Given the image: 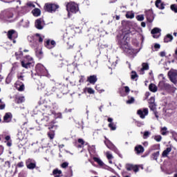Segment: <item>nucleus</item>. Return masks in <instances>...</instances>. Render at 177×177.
Wrapping results in <instances>:
<instances>
[{
  "instance_id": "nucleus-1",
  "label": "nucleus",
  "mask_w": 177,
  "mask_h": 177,
  "mask_svg": "<svg viewBox=\"0 0 177 177\" xmlns=\"http://www.w3.org/2000/svg\"><path fill=\"white\" fill-rule=\"evenodd\" d=\"M66 9L68 12V16H70V12L71 13H77L78 12V5L73 2L68 3L66 6Z\"/></svg>"
},
{
  "instance_id": "nucleus-2",
  "label": "nucleus",
  "mask_w": 177,
  "mask_h": 177,
  "mask_svg": "<svg viewBox=\"0 0 177 177\" xmlns=\"http://www.w3.org/2000/svg\"><path fill=\"white\" fill-rule=\"evenodd\" d=\"M56 9H59V6L56 4L47 3L44 6V10L46 12H49L50 13H52V12H56Z\"/></svg>"
},
{
  "instance_id": "nucleus-3",
  "label": "nucleus",
  "mask_w": 177,
  "mask_h": 177,
  "mask_svg": "<svg viewBox=\"0 0 177 177\" xmlns=\"http://www.w3.org/2000/svg\"><path fill=\"white\" fill-rule=\"evenodd\" d=\"M168 75L173 84L177 83V71L171 70L170 71H169Z\"/></svg>"
},
{
  "instance_id": "nucleus-4",
  "label": "nucleus",
  "mask_w": 177,
  "mask_h": 177,
  "mask_svg": "<svg viewBox=\"0 0 177 177\" xmlns=\"http://www.w3.org/2000/svg\"><path fill=\"white\" fill-rule=\"evenodd\" d=\"M137 113L140 117V118L143 119L145 118V117H146V115H147V114H149V109H147V108L144 109L143 110L139 109L137 111Z\"/></svg>"
},
{
  "instance_id": "nucleus-5",
  "label": "nucleus",
  "mask_w": 177,
  "mask_h": 177,
  "mask_svg": "<svg viewBox=\"0 0 177 177\" xmlns=\"http://www.w3.org/2000/svg\"><path fill=\"white\" fill-rule=\"evenodd\" d=\"M35 27L38 30H42L44 28V24L41 19H37L35 21Z\"/></svg>"
},
{
  "instance_id": "nucleus-6",
  "label": "nucleus",
  "mask_w": 177,
  "mask_h": 177,
  "mask_svg": "<svg viewBox=\"0 0 177 177\" xmlns=\"http://www.w3.org/2000/svg\"><path fill=\"white\" fill-rule=\"evenodd\" d=\"M87 81L90 82V84L95 85L96 81H97V77H96V75H91L87 78Z\"/></svg>"
},
{
  "instance_id": "nucleus-7",
  "label": "nucleus",
  "mask_w": 177,
  "mask_h": 177,
  "mask_svg": "<svg viewBox=\"0 0 177 177\" xmlns=\"http://www.w3.org/2000/svg\"><path fill=\"white\" fill-rule=\"evenodd\" d=\"M21 64L24 68H30V66H31V62H28L27 60L24 59L21 62Z\"/></svg>"
},
{
  "instance_id": "nucleus-8",
  "label": "nucleus",
  "mask_w": 177,
  "mask_h": 177,
  "mask_svg": "<svg viewBox=\"0 0 177 177\" xmlns=\"http://www.w3.org/2000/svg\"><path fill=\"white\" fill-rule=\"evenodd\" d=\"M135 150L137 154H141V153L145 151V148H143L142 145H138L135 147Z\"/></svg>"
},
{
  "instance_id": "nucleus-9",
  "label": "nucleus",
  "mask_w": 177,
  "mask_h": 177,
  "mask_svg": "<svg viewBox=\"0 0 177 177\" xmlns=\"http://www.w3.org/2000/svg\"><path fill=\"white\" fill-rule=\"evenodd\" d=\"M12 120V113H7L3 117V120L6 122H9Z\"/></svg>"
},
{
  "instance_id": "nucleus-10",
  "label": "nucleus",
  "mask_w": 177,
  "mask_h": 177,
  "mask_svg": "<svg viewBox=\"0 0 177 177\" xmlns=\"http://www.w3.org/2000/svg\"><path fill=\"white\" fill-rule=\"evenodd\" d=\"M171 151H172V148L171 147L167 148L165 151H163L162 153V157H168V154H169V153H171Z\"/></svg>"
},
{
  "instance_id": "nucleus-11",
  "label": "nucleus",
  "mask_w": 177,
  "mask_h": 177,
  "mask_svg": "<svg viewBox=\"0 0 177 177\" xmlns=\"http://www.w3.org/2000/svg\"><path fill=\"white\" fill-rule=\"evenodd\" d=\"M30 159H28L26 162V165H27V168H28V169H34V168H35L36 165L35 163H32V162H30Z\"/></svg>"
},
{
  "instance_id": "nucleus-12",
  "label": "nucleus",
  "mask_w": 177,
  "mask_h": 177,
  "mask_svg": "<svg viewBox=\"0 0 177 177\" xmlns=\"http://www.w3.org/2000/svg\"><path fill=\"white\" fill-rule=\"evenodd\" d=\"M149 91H151V92H153L154 93V92H157L158 88H157V86H156V84H151L149 86Z\"/></svg>"
},
{
  "instance_id": "nucleus-13",
  "label": "nucleus",
  "mask_w": 177,
  "mask_h": 177,
  "mask_svg": "<svg viewBox=\"0 0 177 177\" xmlns=\"http://www.w3.org/2000/svg\"><path fill=\"white\" fill-rule=\"evenodd\" d=\"M32 15H35L36 17H38V16H40L41 15V10L39 8H35L32 11Z\"/></svg>"
},
{
  "instance_id": "nucleus-14",
  "label": "nucleus",
  "mask_w": 177,
  "mask_h": 177,
  "mask_svg": "<svg viewBox=\"0 0 177 177\" xmlns=\"http://www.w3.org/2000/svg\"><path fill=\"white\" fill-rule=\"evenodd\" d=\"M53 174L55 176V177H60V175H62V170H59L57 169H54Z\"/></svg>"
},
{
  "instance_id": "nucleus-15",
  "label": "nucleus",
  "mask_w": 177,
  "mask_h": 177,
  "mask_svg": "<svg viewBox=\"0 0 177 177\" xmlns=\"http://www.w3.org/2000/svg\"><path fill=\"white\" fill-rule=\"evenodd\" d=\"M156 6L159 9H164V5L161 3V0H156Z\"/></svg>"
},
{
  "instance_id": "nucleus-16",
  "label": "nucleus",
  "mask_w": 177,
  "mask_h": 177,
  "mask_svg": "<svg viewBox=\"0 0 177 177\" xmlns=\"http://www.w3.org/2000/svg\"><path fill=\"white\" fill-rule=\"evenodd\" d=\"M16 32L15 30H10L8 32L7 37L9 39H12V35Z\"/></svg>"
},
{
  "instance_id": "nucleus-17",
  "label": "nucleus",
  "mask_w": 177,
  "mask_h": 177,
  "mask_svg": "<svg viewBox=\"0 0 177 177\" xmlns=\"http://www.w3.org/2000/svg\"><path fill=\"white\" fill-rule=\"evenodd\" d=\"M145 70H149V64L147 63L142 64V68H141L142 74H143V71H145Z\"/></svg>"
},
{
  "instance_id": "nucleus-18",
  "label": "nucleus",
  "mask_w": 177,
  "mask_h": 177,
  "mask_svg": "<svg viewBox=\"0 0 177 177\" xmlns=\"http://www.w3.org/2000/svg\"><path fill=\"white\" fill-rule=\"evenodd\" d=\"M174 39V37L171 36V35L168 34L165 37V42H171Z\"/></svg>"
},
{
  "instance_id": "nucleus-19",
  "label": "nucleus",
  "mask_w": 177,
  "mask_h": 177,
  "mask_svg": "<svg viewBox=\"0 0 177 177\" xmlns=\"http://www.w3.org/2000/svg\"><path fill=\"white\" fill-rule=\"evenodd\" d=\"M16 88L18 91H19V92H21V91H24V84L19 85V84H16Z\"/></svg>"
},
{
  "instance_id": "nucleus-20",
  "label": "nucleus",
  "mask_w": 177,
  "mask_h": 177,
  "mask_svg": "<svg viewBox=\"0 0 177 177\" xmlns=\"http://www.w3.org/2000/svg\"><path fill=\"white\" fill-rule=\"evenodd\" d=\"M161 31V29L158 28H154L152 30H151V34H158V32H160Z\"/></svg>"
},
{
  "instance_id": "nucleus-21",
  "label": "nucleus",
  "mask_w": 177,
  "mask_h": 177,
  "mask_svg": "<svg viewBox=\"0 0 177 177\" xmlns=\"http://www.w3.org/2000/svg\"><path fill=\"white\" fill-rule=\"evenodd\" d=\"M126 17L127 19H133L135 17V15H133L132 12H127L126 14Z\"/></svg>"
},
{
  "instance_id": "nucleus-22",
  "label": "nucleus",
  "mask_w": 177,
  "mask_h": 177,
  "mask_svg": "<svg viewBox=\"0 0 177 177\" xmlns=\"http://www.w3.org/2000/svg\"><path fill=\"white\" fill-rule=\"evenodd\" d=\"M46 48H48V49H52L53 46H50V41L47 40L45 45Z\"/></svg>"
},
{
  "instance_id": "nucleus-23",
  "label": "nucleus",
  "mask_w": 177,
  "mask_h": 177,
  "mask_svg": "<svg viewBox=\"0 0 177 177\" xmlns=\"http://www.w3.org/2000/svg\"><path fill=\"white\" fill-rule=\"evenodd\" d=\"M158 156H160V151H156L153 153V160H158Z\"/></svg>"
},
{
  "instance_id": "nucleus-24",
  "label": "nucleus",
  "mask_w": 177,
  "mask_h": 177,
  "mask_svg": "<svg viewBox=\"0 0 177 177\" xmlns=\"http://www.w3.org/2000/svg\"><path fill=\"white\" fill-rule=\"evenodd\" d=\"M133 167V165L127 164L126 165V168H127V171H132Z\"/></svg>"
},
{
  "instance_id": "nucleus-25",
  "label": "nucleus",
  "mask_w": 177,
  "mask_h": 177,
  "mask_svg": "<svg viewBox=\"0 0 177 177\" xmlns=\"http://www.w3.org/2000/svg\"><path fill=\"white\" fill-rule=\"evenodd\" d=\"M5 107H6L5 103L2 102V100H0V110H3Z\"/></svg>"
},
{
  "instance_id": "nucleus-26",
  "label": "nucleus",
  "mask_w": 177,
  "mask_h": 177,
  "mask_svg": "<svg viewBox=\"0 0 177 177\" xmlns=\"http://www.w3.org/2000/svg\"><path fill=\"white\" fill-rule=\"evenodd\" d=\"M137 20H138V21H143V20H145V17H143V15H138L136 17Z\"/></svg>"
},
{
  "instance_id": "nucleus-27",
  "label": "nucleus",
  "mask_w": 177,
  "mask_h": 177,
  "mask_svg": "<svg viewBox=\"0 0 177 177\" xmlns=\"http://www.w3.org/2000/svg\"><path fill=\"white\" fill-rule=\"evenodd\" d=\"M161 133H162V135H167V127H162V129H161Z\"/></svg>"
},
{
  "instance_id": "nucleus-28",
  "label": "nucleus",
  "mask_w": 177,
  "mask_h": 177,
  "mask_svg": "<svg viewBox=\"0 0 177 177\" xmlns=\"http://www.w3.org/2000/svg\"><path fill=\"white\" fill-rule=\"evenodd\" d=\"M154 139L155 140H156V142H161V139H162V137H161V136H155Z\"/></svg>"
},
{
  "instance_id": "nucleus-29",
  "label": "nucleus",
  "mask_w": 177,
  "mask_h": 177,
  "mask_svg": "<svg viewBox=\"0 0 177 177\" xmlns=\"http://www.w3.org/2000/svg\"><path fill=\"white\" fill-rule=\"evenodd\" d=\"M94 161L97 162V164H99V165H102L103 164V162L97 158H94Z\"/></svg>"
},
{
  "instance_id": "nucleus-30",
  "label": "nucleus",
  "mask_w": 177,
  "mask_h": 177,
  "mask_svg": "<svg viewBox=\"0 0 177 177\" xmlns=\"http://www.w3.org/2000/svg\"><path fill=\"white\" fill-rule=\"evenodd\" d=\"M165 86V83L164 82H160L158 84V86L161 89H164Z\"/></svg>"
},
{
  "instance_id": "nucleus-31",
  "label": "nucleus",
  "mask_w": 177,
  "mask_h": 177,
  "mask_svg": "<svg viewBox=\"0 0 177 177\" xmlns=\"http://www.w3.org/2000/svg\"><path fill=\"white\" fill-rule=\"evenodd\" d=\"M109 128H111V129L112 131H115V129H116V127H115V126L114 125V123H110V124H109Z\"/></svg>"
},
{
  "instance_id": "nucleus-32",
  "label": "nucleus",
  "mask_w": 177,
  "mask_h": 177,
  "mask_svg": "<svg viewBox=\"0 0 177 177\" xmlns=\"http://www.w3.org/2000/svg\"><path fill=\"white\" fill-rule=\"evenodd\" d=\"M133 171L138 172L139 171V167L138 165H133Z\"/></svg>"
},
{
  "instance_id": "nucleus-33",
  "label": "nucleus",
  "mask_w": 177,
  "mask_h": 177,
  "mask_svg": "<svg viewBox=\"0 0 177 177\" xmlns=\"http://www.w3.org/2000/svg\"><path fill=\"white\" fill-rule=\"evenodd\" d=\"M171 9L173 10V12H175V13H177V8L176 6L175 5H171Z\"/></svg>"
},
{
  "instance_id": "nucleus-34",
  "label": "nucleus",
  "mask_w": 177,
  "mask_h": 177,
  "mask_svg": "<svg viewBox=\"0 0 177 177\" xmlns=\"http://www.w3.org/2000/svg\"><path fill=\"white\" fill-rule=\"evenodd\" d=\"M135 102V98L131 97L130 100L127 101V104H131V103H133Z\"/></svg>"
},
{
  "instance_id": "nucleus-35",
  "label": "nucleus",
  "mask_w": 177,
  "mask_h": 177,
  "mask_svg": "<svg viewBox=\"0 0 177 177\" xmlns=\"http://www.w3.org/2000/svg\"><path fill=\"white\" fill-rule=\"evenodd\" d=\"M106 154L108 160H111V158H113V155H111L110 152H106Z\"/></svg>"
},
{
  "instance_id": "nucleus-36",
  "label": "nucleus",
  "mask_w": 177,
  "mask_h": 177,
  "mask_svg": "<svg viewBox=\"0 0 177 177\" xmlns=\"http://www.w3.org/2000/svg\"><path fill=\"white\" fill-rule=\"evenodd\" d=\"M24 102V97H19L17 100V103H23Z\"/></svg>"
},
{
  "instance_id": "nucleus-37",
  "label": "nucleus",
  "mask_w": 177,
  "mask_h": 177,
  "mask_svg": "<svg viewBox=\"0 0 177 177\" xmlns=\"http://www.w3.org/2000/svg\"><path fill=\"white\" fill-rule=\"evenodd\" d=\"M138 77V74L136 73V72H132L131 74V80H135Z\"/></svg>"
},
{
  "instance_id": "nucleus-38",
  "label": "nucleus",
  "mask_w": 177,
  "mask_h": 177,
  "mask_svg": "<svg viewBox=\"0 0 177 177\" xmlns=\"http://www.w3.org/2000/svg\"><path fill=\"white\" fill-rule=\"evenodd\" d=\"M61 167L62 168H67V167H68V162H64V163L62 164Z\"/></svg>"
},
{
  "instance_id": "nucleus-39",
  "label": "nucleus",
  "mask_w": 177,
  "mask_h": 177,
  "mask_svg": "<svg viewBox=\"0 0 177 177\" xmlns=\"http://www.w3.org/2000/svg\"><path fill=\"white\" fill-rule=\"evenodd\" d=\"M87 92L88 93H91V94L95 93V91L93 89H92L91 88H88V90H87Z\"/></svg>"
},
{
  "instance_id": "nucleus-40",
  "label": "nucleus",
  "mask_w": 177,
  "mask_h": 177,
  "mask_svg": "<svg viewBox=\"0 0 177 177\" xmlns=\"http://www.w3.org/2000/svg\"><path fill=\"white\" fill-rule=\"evenodd\" d=\"M129 32L130 34H136V30L133 29V28H130L129 30Z\"/></svg>"
},
{
  "instance_id": "nucleus-41",
  "label": "nucleus",
  "mask_w": 177,
  "mask_h": 177,
  "mask_svg": "<svg viewBox=\"0 0 177 177\" xmlns=\"http://www.w3.org/2000/svg\"><path fill=\"white\" fill-rule=\"evenodd\" d=\"M164 89H171V85L165 83Z\"/></svg>"
},
{
  "instance_id": "nucleus-42",
  "label": "nucleus",
  "mask_w": 177,
  "mask_h": 177,
  "mask_svg": "<svg viewBox=\"0 0 177 177\" xmlns=\"http://www.w3.org/2000/svg\"><path fill=\"white\" fill-rule=\"evenodd\" d=\"M149 135H150V133L149 131H145L144 133V139H146V138H147Z\"/></svg>"
},
{
  "instance_id": "nucleus-43",
  "label": "nucleus",
  "mask_w": 177,
  "mask_h": 177,
  "mask_svg": "<svg viewBox=\"0 0 177 177\" xmlns=\"http://www.w3.org/2000/svg\"><path fill=\"white\" fill-rule=\"evenodd\" d=\"M78 143H81V145H84L85 142L84 141L83 139L80 138L78 139Z\"/></svg>"
},
{
  "instance_id": "nucleus-44",
  "label": "nucleus",
  "mask_w": 177,
  "mask_h": 177,
  "mask_svg": "<svg viewBox=\"0 0 177 177\" xmlns=\"http://www.w3.org/2000/svg\"><path fill=\"white\" fill-rule=\"evenodd\" d=\"M151 110H156V105L152 104L151 105L149 106Z\"/></svg>"
},
{
  "instance_id": "nucleus-45",
  "label": "nucleus",
  "mask_w": 177,
  "mask_h": 177,
  "mask_svg": "<svg viewBox=\"0 0 177 177\" xmlns=\"http://www.w3.org/2000/svg\"><path fill=\"white\" fill-rule=\"evenodd\" d=\"M17 165L19 168H21V167H24V165L22 162L18 163Z\"/></svg>"
},
{
  "instance_id": "nucleus-46",
  "label": "nucleus",
  "mask_w": 177,
  "mask_h": 177,
  "mask_svg": "<svg viewBox=\"0 0 177 177\" xmlns=\"http://www.w3.org/2000/svg\"><path fill=\"white\" fill-rule=\"evenodd\" d=\"M160 55L161 57H165V52L162 51V52H160Z\"/></svg>"
},
{
  "instance_id": "nucleus-47",
  "label": "nucleus",
  "mask_w": 177,
  "mask_h": 177,
  "mask_svg": "<svg viewBox=\"0 0 177 177\" xmlns=\"http://www.w3.org/2000/svg\"><path fill=\"white\" fill-rule=\"evenodd\" d=\"M124 91H125V92L127 93H129V87H128V86H125L124 87Z\"/></svg>"
},
{
  "instance_id": "nucleus-48",
  "label": "nucleus",
  "mask_w": 177,
  "mask_h": 177,
  "mask_svg": "<svg viewBox=\"0 0 177 177\" xmlns=\"http://www.w3.org/2000/svg\"><path fill=\"white\" fill-rule=\"evenodd\" d=\"M50 44L53 46H53H55L56 45V41L52 40L50 42Z\"/></svg>"
},
{
  "instance_id": "nucleus-49",
  "label": "nucleus",
  "mask_w": 177,
  "mask_h": 177,
  "mask_svg": "<svg viewBox=\"0 0 177 177\" xmlns=\"http://www.w3.org/2000/svg\"><path fill=\"white\" fill-rule=\"evenodd\" d=\"M48 136H49L50 139H53V138H55V135L50 134V133H48Z\"/></svg>"
},
{
  "instance_id": "nucleus-50",
  "label": "nucleus",
  "mask_w": 177,
  "mask_h": 177,
  "mask_svg": "<svg viewBox=\"0 0 177 177\" xmlns=\"http://www.w3.org/2000/svg\"><path fill=\"white\" fill-rule=\"evenodd\" d=\"M149 100H150L151 103H152V104L154 103V97H151Z\"/></svg>"
},
{
  "instance_id": "nucleus-51",
  "label": "nucleus",
  "mask_w": 177,
  "mask_h": 177,
  "mask_svg": "<svg viewBox=\"0 0 177 177\" xmlns=\"http://www.w3.org/2000/svg\"><path fill=\"white\" fill-rule=\"evenodd\" d=\"M155 48L156 49H160V44H155Z\"/></svg>"
},
{
  "instance_id": "nucleus-52",
  "label": "nucleus",
  "mask_w": 177,
  "mask_h": 177,
  "mask_svg": "<svg viewBox=\"0 0 177 177\" xmlns=\"http://www.w3.org/2000/svg\"><path fill=\"white\" fill-rule=\"evenodd\" d=\"M10 140V136H6V140Z\"/></svg>"
},
{
  "instance_id": "nucleus-53",
  "label": "nucleus",
  "mask_w": 177,
  "mask_h": 177,
  "mask_svg": "<svg viewBox=\"0 0 177 177\" xmlns=\"http://www.w3.org/2000/svg\"><path fill=\"white\" fill-rule=\"evenodd\" d=\"M141 26H142V27H146V23L142 22Z\"/></svg>"
},
{
  "instance_id": "nucleus-54",
  "label": "nucleus",
  "mask_w": 177,
  "mask_h": 177,
  "mask_svg": "<svg viewBox=\"0 0 177 177\" xmlns=\"http://www.w3.org/2000/svg\"><path fill=\"white\" fill-rule=\"evenodd\" d=\"M113 122V118H109L108 122Z\"/></svg>"
},
{
  "instance_id": "nucleus-55",
  "label": "nucleus",
  "mask_w": 177,
  "mask_h": 177,
  "mask_svg": "<svg viewBox=\"0 0 177 177\" xmlns=\"http://www.w3.org/2000/svg\"><path fill=\"white\" fill-rule=\"evenodd\" d=\"M44 41V39H42V37H39V42H42Z\"/></svg>"
},
{
  "instance_id": "nucleus-56",
  "label": "nucleus",
  "mask_w": 177,
  "mask_h": 177,
  "mask_svg": "<svg viewBox=\"0 0 177 177\" xmlns=\"http://www.w3.org/2000/svg\"><path fill=\"white\" fill-rule=\"evenodd\" d=\"M29 6H32V8H35V6L32 3H28Z\"/></svg>"
},
{
  "instance_id": "nucleus-57",
  "label": "nucleus",
  "mask_w": 177,
  "mask_h": 177,
  "mask_svg": "<svg viewBox=\"0 0 177 177\" xmlns=\"http://www.w3.org/2000/svg\"><path fill=\"white\" fill-rule=\"evenodd\" d=\"M7 145L9 147H10V146H12V142H8L7 143Z\"/></svg>"
},
{
  "instance_id": "nucleus-58",
  "label": "nucleus",
  "mask_w": 177,
  "mask_h": 177,
  "mask_svg": "<svg viewBox=\"0 0 177 177\" xmlns=\"http://www.w3.org/2000/svg\"><path fill=\"white\" fill-rule=\"evenodd\" d=\"M116 20H120V16L118 15L116 16Z\"/></svg>"
},
{
  "instance_id": "nucleus-59",
  "label": "nucleus",
  "mask_w": 177,
  "mask_h": 177,
  "mask_svg": "<svg viewBox=\"0 0 177 177\" xmlns=\"http://www.w3.org/2000/svg\"><path fill=\"white\" fill-rule=\"evenodd\" d=\"M36 37H41V36L39 35V34L37 33V34H36Z\"/></svg>"
},
{
  "instance_id": "nucleus-60",
  "label": "nucleus",
  "mask_w": 177,
  "mask_h": 177,
  "mask_svg": "<svg viewBox=\"0 0 177 177\" xmlns=\"http://www.w3.org/2000/svg\"><path fill=\"white\" fill-rule=\"evenodd\" d=\"M110 164H113V162L111 160H109Z\"/></svg>"
},
{
  "instance_id": "nucleus-61",
  "label": "nucleus",
  "mask_w": 177,
  "mask_h": 177,
  "mask_svg": "<svg viewBox=\"0 0 177 177\" xmlns=\"http://www.w3.org/2000/svg\"><path fill=\"white\" fill-rule=\"evenodd\" d=\"M159 77H163V75H162V74H160V75H159Z\"/></svg>"
},
{
  "instance_id": "nucleus-62",
  "label": "nucleus",
  "mask_w": 177,
  "mask_h": 177,
  "mask_svg": "<svg viewBox=\"0 0 177 177\" xmlns=\"http://www.w3.org/2000/svg\"><path fill=\"white\" fill-rule=\"evenodd\" d=\"M175 53H176V55H177V49L176 50Z\"/></svg>"
},
{
  "instance_id": "nucleus-63",
  "label": "nucleus",
  "mask_w": 177,
  "mask_h": 177,
  "mask_svg": "<svg viewBox=\"0 0 177 177\" xmlns=\"http://www.w3.org/2000/svg\"><path fill=\"white\" fill-rule=\"evenodd\" d=\"M174 35L176 36V32H174Z\"/></svg>"
},
{
  "instance_id": "nucleus-64",
  "label": "nucleus",
  "mask_w": 177,
  "mask_h": 177,
  "mask_svg": "<svg viewBox=\"0 0 177 177\" xmlns=\"http://www.w3.org/2000/svg\"><path fill=\"white\" fill-rule=\"evenodd\" d=\"M17 55H18L17 53H15V56H17Z\"/></svg>"
}]
</instances>
